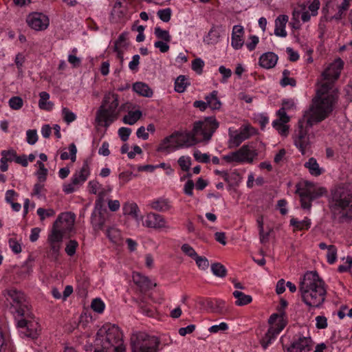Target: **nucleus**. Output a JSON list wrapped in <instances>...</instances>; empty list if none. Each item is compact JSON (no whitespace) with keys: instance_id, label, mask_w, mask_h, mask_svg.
Returning a JSON list of instances; mask_svg holds the SVG:
<instances>
[{"instance_id":"obj_51","label":"nucleus","mask_w":352,"mask_h":352,"mask_svg":"<svg viewBox=\"0 0 352 352\" xmlns=\"http://www.w3.org/2000/svg\"><path fill=\"white\" fill-rule=\"evenodd\" d=\"M157 14L158 17L164 22H168L171 16V10L170 8L160 10Z\"/></svg>"},{"instance_id":"obj_33","label":"nucleus","mask_w":352,"mask_h":352,"mask_svg":"<svg viewBox=\"0 0 352 352\" xmlns=\"http://www.w3.org/2000/svg\"><path fill=\"white\" fill-rule=\"evenodd\" d=\"M138 206L135 203H126L123 206L124 214L130 215L136 220L138 219Z\"/></svg>"},{"instance_id":"obj_62","label":"nucleus","mask_w":352,"mask_h":352,"mask_svg":"<svg viewBox=\"0 0 352 352\" xmlns=\"http://www.w3.org/2000/svg\"><path fill=\"white\" fill-rule=\"evenodd\" d=\"M132 177L133 173L131 172L126 171L120 173L119 179L120 180V184L122 185L125 184L132 179Z\"/></svg>"},{"instance_id":"obj_12","label":"nucleus","mask_w":352,"mask_h":352,"mask_svg":"<svg viewBox=\"0 0 352 352\" xmlns=\"http://www.w3.org/2000/svg\"><path fill=\"white\" fill-rule=\"evenodd\" d=\"M256 156L257 153L255 151L251 150L248 145H243L239 150L223 155L222 159L228 163L248 162L251 164Z\"/></svg>"},{"instance_id":"obj_60","label":"nucleus","mask_w":352,"mask_h":352,"mask_svg":"<svg viewBox=\"0 0 352 352\" xmlns=\"http://www.w3.org/2000/svg\"><path fill=\"white\" fill-rule=\"evenodd\" d=\"M8 242L10 248L15 254H19L21 252V245L16 239L11 238Z\"/></svg>"},{"instance_id":"obj_22","label":"nucleus","mask_w":352,"mask_h":352,"mask_svg":"<svg viewBox=\"0 0 352 352\" xmlns=\"http://www.w3.org/2000/svg\"><path fill=\"white\" fill-rule=\"evenodd\" d=\"M250 136L248 127H245L239 133L236 132L235 134H231L228 141V148H233L238 147L244 140L248 139Z\"/></svg>"},{"instance_id":"obj_23","label":"nucleus","mask_w":352,"mask_h":352,"mask_svg":"<svg viewBox=\"0 0 352 352\" xmlns=\"http://www.w3.org/2000/svg\"><path fill=\"white\" fill-rule=\"evenodd\" d=\"M284 325L272 326L261 340V346L266 349L272 340L283 329Z\"/></svg>"},{"instance_id":"obj_45","label":"nucleus","mask_w":352,"mask_h":352,"mask_svg":"<svg viewBox=\"0 0 352 352\" xmlns=\"http://www.w3.org/2000/svg\"><path fill=\"white\" fill-rule=\"evenodd\" d=\"M1 155H2V157L1 159L7 162H12V161H15V158L16 157V152L13 150V149H10V150H3L1 151Z\"/></svg>"},{"instance_id":"obj_15","label":"nucleus","mask_w":352,"mask_h":352,"mask_svg":"<svg viewBox=\"0 0 352 352\" xmlns=\"http://www.w3.org/2000/svg\"><path fill=\"white\" fill-rule=\"evenodd\" d=\"M103 203V192H100L96 201L95 209L91 214V222L94 230L98 231L103 229L106 219L102 212Z\"/></svg>"},{"instance_id":"obj_2","label":"nucleus","mask_w":352,"mask_h":352,"mask_svg":"<svg viewBox=\"0 0 352 352\" xmlns=\"http://www.w3.org/2000/svg\"><path fill=\"white\" fill-rule=\"evenodd\" d=\"M329 207L336 222L352 220V183L338 185L331 190Z\"/></svg>"},{"instance_id":"obj_6","label":"nucleus","mask_w":352,"mask_h":352,"mask_svg":"<svg viewBox=\"0 0 352 352\" xmlns=\"http://www.w3.org/2000/svg\"><path fill=\"white\" fill-rule=\"evenodd\" d=\"M118 95L114 93H108L104 95L102 104L98 108L96 122L100 126L108 128L118 116Z\"/></svg>"},{"instance_id":"obj_26","label":"nucleus","mask_w":352,"mask_h":352,"mask_svg":"<svg viewBox=\"0 0 352 352\" xmlns=\"http://www.w3.org/2000/svg\"><path fill=\"white\" fill-rule=\"evenodd\" d=\"M133 90L138 95L151 98L153 94V90L148 87V85L142 82H136L133 85Z\"/></svg>"},{"instance_id":"obj_8","label":"nucleus","mask_w":352,"mask_h":352,"mask_svg":"<svg viewBox=\"0 0 352 352\" xmlns=\"http://www.w3.org/2000/svg\"><path fill=\"white\" fill-rule=\"evenodd\" d=\"M219 126V123L214 116L206 117L204 120L194 123L190 133L193 135L194 140H197V142H208L210 140Z\"/></svg>"},{"instance_id":"obj_19","label":"nucleus","mask_w":352,"mask_h":352,"mask_svg":"<svg viewBox=\"0 0 352 352\" xmlns=\"http://www.w3.org/2000/svg\"><path fill=\"white\" fill-rule=\"evenodd\" d=\"M244 30L241 25H234L232 29L231 45L235 50L241 49L244 45Z\"/></svg>"},{"instance_id":"obj_27","label":"nucleus","mask_w":352,"mask_h":352,"mask_svg":"<svg viewBox=\"0 0 352 352\" xmlns=\"http://www.w3.org/2000/svg\"><path fill=\"white\" fill-rule=\"evenodd\" d=\"M220 36L219 28L213 26L204 38V42L208 45H215L219 42Z\"/></svg>"},{"instance_id":"obj_28","label":"nucleus","mask_w":352,"mask_h":352,"mask_svg":"<svg viewBox=\"0 0 352 352\" xmlns=\"http://www.w3.org/2000/svg\"><path fill=\"white\" fill-rule=\"evenodd\" d=\"M217 95L218 91L214 90L205 97V100L208 102V107L212 110H218L221 107V102L218 98Z\"/></svg>"},{"instance_id":"obj_30","label":"nucleus","mask_w":352,"mask_h":352,"mask_svg":"<svg viewBox=\"0 0 352 352\" xmlns=\"http://www.w3.org/2000/svg\"><path fill=\"white\" fill-rule=\"evenodd\" d=\"M305 166L309 169L310 174L312 175L319 176L322 173L316 160L314 157L309 159L308 162L305 164Z\"/></svg>"},{"instance_id":"obj_11","label":"nucleus","mask_w":352,"mask_h":352,"mask_svg":"<svg viewBox=\"0 0 352 352\" xmlns=\"http://www.w3.org/2000/svg\"><path fill=\"white\" fill-rule=\"evenodd\" d=\"M343 67V61L338 58L333 63H332L322 74V76L323 80H327V82L323 83L320 88L318 89L317 93L318 91H320L322 86L324 85H329V88L328 89V92L329 94H332L335 96V102L334 104L336 102V100L338 98L337 94L334 89H333V81L337 80L340 74L341 70ZM318 97V94H316V96L314 98H316Z\"/></svg>"},{"instance_id":"obj_9","label":"nucleus","mask_w":352,"mask_h":352,"mask_svg":"<svg viewBox=\"0 0 352 352\" xmlns=\"http://www.w3.org/2000/svg\"><path fill=\"white\" fill-rule=\"evenodd\" d=\"M160 340L144 332H136L131 337L132 352H157Z\"/></svg>"},{"instance_id":"obj_31","label":"nucleus","mask_w":352,"mask_h":352,"mask_svg":"<svg viewBox=\"0 0 352 352\" xmlns=\"http://www.w3.org/2000/svg\"><path fill=\"white\" fill-rule=\"evenodd\" d=\"M233 296L236 300L235 304L238 306H243L250 303L252 300V298L250 295H246L244 293L239 291H234L233 292Z\"/></svg>"},{"instance_id":"obj_20","label":"nucleus","mask_w":352,"mask_h":352,"mask_svg":"<svg viewBox=\"0 0 352 352\" xmlns=\"http://www.w3.org/2000/svg\"><path fill=\"white\" fill-rule=\"evenodd\" d=\"M143 224L148 228H162L166 227V221L160 214L149 213Z\"/></svg>"},{"instance_id":"obj_37","label":"nucleus","mask_w":352,"mask_h":352,"mask_svg":"<svg viewBox=\"0 0 352 352\" xmlns=\"http://www.w3.org/2000/svg\"><path fill=\"white\" fill-rule=\"evenodd\" d=\"M211 271L214 276L220 278H224L227 274L226 268L220 263H212L211 265Z\"/></svg>"},{"instance_id":"obj_5","label":"nucleus","mask_w":352,"mask_h":352,"mask_svg":"<svg viewBox=\"0 0 352 352\" xmlns=\"http://www.w3.org/2000/svg\"><path fill=\"white\" fill-rule=\"evenodd\" d=\"M122 333L115 324H106L97 332L94 352H124Z\"/></svg>"},{"instance_id":"obj_41","label":"nucleus","mask_w":352,"mask_h":352,"mask_svg":"<svg viewBox=\"0 0 352 352\" xmlns=\"http://www.w3.org/2000/svg\"><path fill=\"white\" fill-rule=\"evenodd\" d=\"M287 122L273 121L272 125L280 135L286 137L289 133V126L285 124Z\"/></svg>"},{"instance_id":"obj_34","label":"nucleus","mask_w":352,"mask_h":352,"mask_svg":"<svg viewBox=\"0 0 352 352\" xmlns=\"http://www.w3.org/2000/svg\"><path fill=\"white\" fill-rule=\"evenodd\" d=\"M106 234L109 239L115 244H119L121 241V234L118 229L109 228L107 230Z\"/></svg>"},{"instance_id":"obj_39","label":"nucleus","mask_w":352,"mask_h":352,"mask_svg":"<svg viewBox=\"0 0 352 352\" xmlns=\"http://www.w3.org/2000/svg\"><path fill=\"white\" fill-rule=\"evenodd\" d=\"M151 208H153L154 210H156L160 211V212L167 211L170 208L168 201L166 200H162V199H159V200L153 201L151 203Z\"/></svg>"},{"instance_id":"obj_44","label":"nucleus","mask_w":352,"mask_h":352,"mask_svg":"<svg viewBox=\"0 0 352 352\" xmlns=\"http://www.w3.org/2000/svg\"><path fill=\"white\" fill-rule=\"evenodd\" d=\"M337 258V248L333 245H329L327 254V261L330 264H333L336 261Z\"/></svg>"},{"instance_id":"obj_4","label":"nucleus","mask_w":352,"mask_h":352,"mask_svg":"<svg viewBox=\"0 0 352 352\" xmlns=\"http://www.w3.org/2000/svg\"><path fill=\"white\" fill-rule=\"evenodd\" d=\"M299 292L302 301L311 308L320 307L327 294L324 283L316 272H307L300 283Z\"/></svg>"},{"instance_id":"obj_25","label":"nucleus","mask_w":352,"mask_h":352,"mask_svg":"<svg viewBox=\"0 0 352 352\" xmlns=\"http://www.w3.org/2000/svg\"><path fill=\"white\" fill-rule=\"evenodd\" d=\"M288 16L282 14L279 15L275 20L274 34L277 36L286 37L287 32L285 26L288 21Z\"/></svg>"},{"instance_id":"obj_47","label":"nucleus","mask_w":352,"mask_h":352,"mask_svg":"<svg viewBox=\"0 0 352 352\" xmlns=\"http://www.w3.org/2000/svg\"><path fill=\"white\" fill-rule=\"evenodd\" d=\"M178 164L183 171H188L191 165L190 157L182 156L178 160Z\"/></svg>"},{"instance_id":"obj_42","label":"nucleus","mask_w":352,"mask_h":352,"mask_svg":"<svg viewBox=\"0 0 352 352\" xmlns=\"http://www.w3.org/2000/svg\"><path fill=\"white\" fill-rule=\"evenodd\" d=\"M36 165L38 166V170L36 172L38 179L40 182H45L48 170L41 161H37Z\"/></svg>"},{"instance_id":"obj_52","label":"nucleus","mask_w":352,"mask_h":352,"mask_svg":"<svg viewBox=\"0 0 352 352\" xmlns=\"http://www.w3.org/2000/svg\"><path fill=\"white\" fill-rule=\"evenodd\" d=\"M193 156L195 159L201 163H208L210 162V155L207 153H202L197 150L194 152Z\"/></svg>"},{"instance_id":"obj_1","label":"nucleus","mask_w":352,"mask_h":352,"mask_svg":"<svg viewBox=\"0 0 352 352\" xmlns=\"http://www.w3.org/2000/svg\"><path fill=\"white\" fill-rule=\"evenodd\" d=\"M329 85H324L318 92V97L312 100V104L305 112L302 119L299 120L298 128L294 135V144L302 155L310 147L309 129L315 124L327 118L333 111L335 96L328 92Z\"/></svg>"},{"instance_id":"obj_7","label":"nucleus","mask_w":352,"mask_h":352,"mask_svg":"<svg viewBox=\"0 0 352 352\" xmlns=\"http://www.w3.org/2000/svg\"><path fill=\"white\" fill-rule=\"evenodd\" d=\"M197 143L194 140L193 135L190 132H175L165 138L157 148V151L168 153L170 151L177 150L184 146H190Z\"/></svg>"},{"instance_id":"obj_55","label":"nucleus","mask_w":352,"mask_h":352,"mask_svg":"<svg viewBox=\"0 0 352 352\" xmlns=\"http://www.w3.org/2000/svg\"><path fill=\"white\" fill-rule=\"evenodd\" d=\"M62 113L64 120L68 124L74 121L76 118V115L66 107L63 109Z\"/></svg>"},{"instance_id":"obj_21","label":"nucleus","mask_w":352,"mask_h":352,"mask_svg":"<svg viewBox=\"0 0 352 352\" xmlns=\"http://www.w3.org/2000/svg\"><path fill=\"white\" fill-rule=\"evenodd\" d=\"M89 175V167L87 162L82 164L80 170L76 171L72 177L71 182L74 184L76 189L79 186L82 185Z\"/></svg>"},{"instance_id":"obj_10","label":"nucleus","mask_w":352,"mask_h":352,"mask_svg":"<svg viewBox=\"0 0 352 352\" xmlns=\"http://www.w3.org/2000/svg\"><path fill=\"white\" fill-rule=\"evenodd\" d=\"M327 190L323 187H316L312 183L306 182L302 188H298L296 193L300 197L301 206L304 209L309 210L311 207V201L327 193Z\"/></svg>"},{"instance_id":"obj_61","label":"nucleus","mask_w":352,"mask_h":352,"mask_svg":"<svg viewBox=\"0 0 352 352\" xmlns=\"http://www.w3.org/2000/svg\"><path fill=\"white\" fill-rule=\"evenodd\" d=\"M277 115L278 116V119H276L274 121H279L282 122H288L289 121V117L287 115L285 108L281 107L277 111Z\"/></svg>"},{"instance_id":"obj_57","label":"nucleus","mask_w":352,"mask_h":352,"mask_svg":"<svg viewBox=\"0 0 352 352\" xmlns=\"http://www.w3.org/2000/svg\"><path fill=\"white\" fill-rule=\"evenodd\" d=\"M182 250L184 253L193 259L198 255L195 250L190 245L186 243L182 246Z\"/></svg>"},{"instance_id":"obj_3","label":"nucleus","mask_w":352,"mask_h":352,"mask_svg":"<svg viewBox=\"0 0 352 352\" xmlns=\"http://www.w3.org/2000/svg\"><path fill=\"white\" fill-rule=\"evenodd\" d=\"M3 294L18 316L23 317V318L19 320L17 322L18 327L25 328V331H23L22 333L26 337L32 339L36 338L38 335V323L28 320L30 314L29 313L25 294L15 288L7 289L3 291Z\"/></svg>"},{"instance_id":"obj_38","label":"nucleus","mask_w":352,"mask_h":352,"mask_svg":"<svg viewBox=\"0 0 352 352\" xmlns=\"http://www.w3.org/2000/svg\"><path fill=\"white\" fill-rule=\"evenodd\" d=\"M129 33L126 32H122L118 37V38L114 43L113 50H117L118 49L122 50V48H126L128 46V43H126L127 37Z\"/></svg>"},{"instance_id":"obj_63","label":"nucleus","mask_w":352,"mask_h":352,"mask_svg":"<svg viewBox=\"0 0 352 352\" xmlns=\"http://www.w3.org/2000/svg\"><path fill=\"white\" fill-rule=\"evenodd\" d=\"M195 187V184L192 180L189 179L184 185V192L186 195L188 196H192L193 195V188Z\"/></svg>"},{"instance_id":"obj_43","label":"nucleus","mask_w":352,"mask_h":352,"mask_svg":"<svg viewBox=\"0 0 352 352\" xmlns=\"http://www.w3.org/2000/svg\"><path fill=\"white\" fill-rule=\"evenodd\" d=\"M8 103L12 109L19 110L23 107V101L19 96H13L9 100Z\"/></svg>"},{"instance_id":"obj_56","label":"nucleus","mask_w":352,"mask_h":352,"mask_svg":"<svg viewBox=\"0 0 352 352\" xmlns=\"http://www.w3.org/2000/svg\"><path fill=\"white\" fill-rule=\"evenodd\" d=\"M27 142L29 144L33 145L38 140V135L36 130L27 131Z\"/></svg>"},{"instance_id":"obj_17","label":"nucleus","mask_w":352,"mask_h":352,"mask_svg":"<svg viewBox=\"0 0 352 352\" xmlns=\"http://www.w3.org/2000/svg\"><path fill=\"white\" fill-rule=\"evenodd\" d=\"M63 241L62 236L54 232L50 233L48 236L47 241L50 243V252L49 256L54 259H57L60 249V243Z\"/></svg>"},{"instance_id":"obj_18","label":"nucleus","mask_w":352,"mask_h":352,"mask_svg":"<svg viewBox=\"0 0 352 352\" xmlns=\"http://www.w3.org/2000/svg\"><path fill=\"white\" fill-rule=\"evenodd\" d=\"M133 280L141 292H146L156 286V283L153 284L147 276H143L139 272L133 273Z\"/></svg>"},{"instance_id":"obj_36","label":"nucleus","mask_w":352,"mask_h":352,"mask_svg":"<svg viewBox=\"0 0 352 352\" xmlns=\"http://www.w3.org/2000/svg\"><path fill=\"white\" fill-rule=\"evenodd\" d=\"M142 116V112L139 110L129 111L123 118V122L130 125L134 124Z\"/></svg>"},{"instance_id":"obj_48","label":"nucleus","mask_w":352,"mask_h":352,"mask_svg":"<svg viewBox=\"0 0 352 352\" xmlns=\"http://www.w3.org/2000/svg\"><path fill=\"white\" fill-rule=\"evenodd\" d=\"M78 243L76 240H69L65 247V252L69 256H73L76 253Z\"/></svg>"},{"instance_id":"obj_59","label":"nucleus","mask_w":352,"mask_h":352,"mask_svg":"<svg viewBox=\"0 0 352 352\" xmlns=\"http://www.w3.org/2000/svg\"><path fill=\"white\" fill-rule=\"evenodd\" d=\"M219 72L222 74L223 78L221 80V82L225 83L227 82V80L231 76L232 71L230 69L225 67L221 65L219 68Z\"/></svg>"},{"instance_id":"obj_29","label":"nucleus","mask_w":352,"mask_h":352,"mask_svg":"<svg viewBox=\"0 0 352 352\" xmlns=\"http://www.w3.org/2000/svg\"><path fill=\"white\" fill-rule=\"evenodd\" d=\"M39 96H40V100L38 101L39 108L41 109H43V110H46V111H50L52 109L54 104L52 102L48 101V100L50 98V94L48 93H47L46 91H42L40 93Z\"/></svg>"},{"instance_id":"obj_16","label":"nucleus","mask_w":352,"mask_h":352,"mask_svg":"<svg viewBox=\"0 0 352 352\" xmlns=\"http://www.w3.org/2000/svg\"><path fill=\"white\" fill-rule=\"evenodd\" d=\"M28 25L35 30H45L49 25L48 17L41 12L30 14L26 19Z\"/></svg>"},{"instance_id":"obj_50","label":"nucleus","mask_w":352,"mask_h":352,"mask_svg":"<svg viewBox=\"0 0 352 352\" xmlns=\"http://www.w3.org/2000/svg\"><path fill=\"white\" fill-rule=\"evenodd\" d=\"M204 66V62L200 58H195L192 62V69L198 74L202 73Z\"/></svg>"},{"instance_id":"obj_54","label":"nucleus","mask_w":352,"mask_h":352,"mask_svg":"<svg viewBox=\"0 0 352 352\" xmlns=\"http://www.w3.org/2000/svg\"><path fill=\"white\" fill-rule=\"evenodd\" d=\"M194 260L196 262L198 267L201 270H206L209 266V262L205 256H200L197 255Z\"/></svg>"},{"instance_id":"obj_40","label":"nucleus","mask_w":352,"mask_h":352,"mask_svg":"<svg viewBox=\"0 0 352 352\" xmlns=\"http://www.w3.org/2000/svg\"><path fill=\"white\" fill-rule=\"evenodd\" d=\"M154 34L155 36L164 41L166 43H169L171 40V36L170 35L168 31L162 30L160 27H155L154 30Z\"/></svg>"},{"instance_id":"obj_64","label":"nucleus","mask_w":352,"mask_h":352,"mask_svg":"<svg viewBox=\"0 0 352 352\" xmlns=\"http://www.w3.org/2000/svg\"><path fill=\"white\" fill-rule=\"evenodd\" d=\"M316 327L318 329H325L327 327V319L322 316H318L316 318Z\"/></svg>"},{"instance_id":"obj_24","label":"nucleus","mask_w":352,"mask_h":352,"mask_svg":"<svg viewBox=\"0 0 352 352\" xmlns=\"http://www.w3.org/2000/svg\"><path fill=\"white\" fill-rule=\"evenodd\" d=\"M278 58V56L274 52H265L260 56L259 65L265 69H272L276 65Z\"/></svg>"},{"instance_id":"obj_13","label":"nucleus","mask_w":352,"mask_h":352,"mask_svg":"<svg viewBox=\"0 0 352 352\" xmlns=\"http://www.w3.org/2000/svg\"><path fill=\"white\" fill-rule=\"evenodd\" d=\"M76 216L72 212H63L53 224L52 233L56 232L62 236L70 232L74 229Z\"/></svg>"},{"instance_id":"obj_58","label":"nucleus","mask_w":352,"mask_h":352,"mask_svg":"<svg viewBox=\"0 0 352 352\" xmlns=\"http://www.w3.org/2000/svg\"><path fill=\"white\" fill-rule=\"evenodd\" d=\"M131 133V129L127 127H121L118 130V135L123 142H126Z\"/></svg>"},{"instance_id":"obj_14","label":"nucleus","mask_w":352,"mask_h":352,"mask_svg":"<svg viewBox=\"0 0 352 352\" xmlns=\"http://www.w3.org/2000/svg\"><path fill=\"white\" fill-rule=\"evenodd\" d=\"M314 342L309 336L296 335L286 352H310Z\"/></svg>"},{"instance_id":"obj_32","label":"nucleus","mask_w":352,"mask_h":352,"mask_svg":"<svg viewBox=\"0 0 352 352\" xmlns=\"http://www.w3.org/2000/svg\"><path fill=\"white\" fill-rule=\"evenodd\" d=\"M189 85L190 82L186 76L180 75L175 80V91L177 93H183Z\"/></svg>"},{"instance_id":"obj_53","label":"nucleus","mask_w":352,"mask_h":352,"mask_svg":"<svg viewBox=\"0 0 352 352\" xmlns=\"http://www.w3.org/2000/svg\"><path fill=\"white\" fill-rule=\"evenodd\" d=\"M349 0H342L341 4L338 6V12L333 16L336 19H340L342 17L343 12L349 9Z\"/></svg>"},{"instance_id":"obj_49","label":"nucleus","mask_w":352,"mask_h":352,"mask_svg":"<svg viewBox=\"0 0 352 352\" xmlns=\"http://www.w3.org/2000/svg\"><path fill=\"white\" fill-rule=\"evenodd\" d=\"M91 307L94 311L100 314L104 309V303L100 298H95L91 302Z\"/></svg>"},{"instance_id":"obj_35","label":"nucleus","mask_w":352,"mask_h":352,"mask_svg":"<svg viewBox=\"0 0 352 352\" xmlns=\"http://www.w3.org/2000/svg\"><path fill=\"white\" fill-rule=\"evenodd\" d=\"M290 225L294 226L296 229L302 230H308L311 226V220L309 218H305L302 221H298L297 219L292 218L290 220Z\"/></svg>"},{"instance_id":"obj_46","label":"nucleus","mask_w":352,"mask_h":352,"mask_svg":"<svg viewBox=\"0 0 352 352\" xmlns=\"http://www.w3.org/2000/svg\"><path fill=\"white\" fill-rule=\"evenodd\" d=\"M37 214L39 216L40 219L43 221L45 217H50L55 215V211L52 208L44 209L39 208L37 209Z\"/></svg>"}]
</instances>
